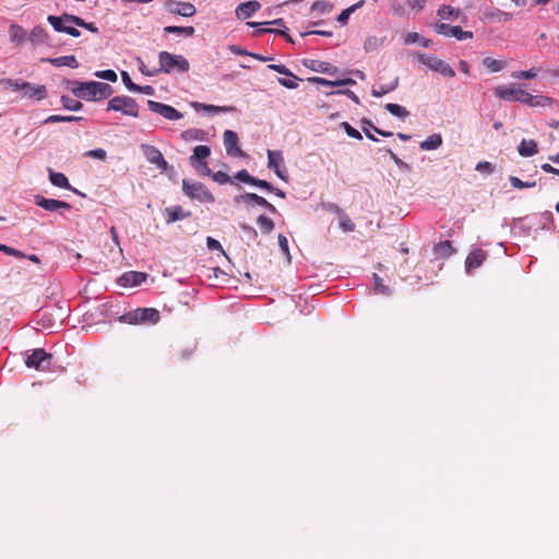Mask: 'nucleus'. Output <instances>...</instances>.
Returning a JSON list of instances; mask_svg holds the SVG:
<instances>
[{"instance_id":"1","label":"nucleus","mask_w":559,"mask_h":559,"mask_svg":"<svg viewBox=\"0 0 559 559\" xmlns=\"http://www.w3.org/2000/svg\"><path fill=\"white\" fill-rule=\"evenodd\" d=\"M73 86L71 88L72 93L81 99L87 102H98L102 99H106L111 96L114 93L112 87L107 83H102L97 81L90 82H76L73 81L71 83Z\"/></svg>"},{"instance_id":"2","label":"nucleus","mask_w":559,"mask_h":559,"mask_svg":"<svg viewBox=\"0 0 559 559\" xmlns=\"http://www.w3.org/2000/svg\"><path fill=\"white\" fill-rule=\"evenodd\" d=\"M159 71L165 73H186L190 69L189 61L181 55L160 51L158 55Z\"/></svg>"},{"instance_id":"3","label":"nucleus","mask_w":559,"mask_h":559,"mask_svg":"<svg viewBox=\"0 0 559 559\" xmlns=\"http://www.w3.org/2000/svg\"><path fill=\"white\" fill-rule=\"evenodd\" d=\"M79 16L63 13L60 16L57 15H48L47 22L52 26V28L58 33H66L72 37H79L81 32L76 28Z\"/></svg>"},{"instance_id":"4","label":"nucleus","mask_w":559,"mask_h":559,"mask_svg":"<svg viewBox=\"0 0 559 559\" xmlns=\"http://www.w3.org/2000/svg\"><path fill=\"white\" fill-rule=\"evenodd\" d=\"M159 318V312L155 308H138L121 316L120 321L129 324H155Z\"/></svg>"},{"instance_id":"5","label":"nucleus","mask_w":559,"mask_h":559,"mask_svg":"<svg viewBox=\"0 0 559 559\" xmlns=\"http://www.w3.org/2000/svg\"><path fill=\"white\" fill-rule=\"evenodd\" d=\"M416 57L420 63L426 66L431 71L438 72L445 78L455 76V71L453 68L447 63L445 61L427 53H416Z\"/></svg>"},{"instance_id":"6","label":"nucleus","mask_w":559,"mask_h":559,"mask_svg":"<svg viewBox=\"0 0 559 559\" xmlns=\"http://www.w3.org/2000/svg\"><path fill=\"white\" fill-rule=\"evenodd\" d=\"M107 110L120 111L126 116L139 117V105L129 96H116L107 104Z\"/></svg>"},{"instance_id":"7","label":"nucleus","mask_w":559,"mask_h":559,"mask_svg":"<svg viewBox=\"0 0 559 559\" xmlns=\"http://www.w3.org/2000/svg\"><path fill=\"white\" fill-rule=\"evenodd\" d=\"M497 97L506 102H519L526 104L528 93L520 87V85L512 83L509 85L497 86L493 90Z\"/></svg>"},{"instance_id":"8","label":"nucleus","mask_w":559,"mask_h":559,"mask_svg":"<svg viewBox=\"0 0 559 559\" xmlns=\"http://www.w3.org/2000/svg\"><path fill=\"white\" fill-rule=\"evenodd\" d=\"M182 190L183 192L193 200H198L200 202L212 203L214 202L213 194L207 190V188L200 182H189L187 180L182 181Z\"/></svg>"},{"instance_id":"9","label":"nucleus","mask_w":559,"mask_h":559,"mask_svg":"<svg viewBox=\"0 0 559 559\" xmlns=\"http://www.w3.org/2000/svg\"><path fill=\"white\" fill-rule=\"evenodd\" d=\"M52 355L43 348H36L25 358V365L39 371H46L50 368Z\"/></svg>"},{"instance_id":"10","label":"nucleus","mask_w":559,"mask_h":559,"mask_svg":"<svg viewBox=\"0 0 559 559\" xmlns=\"http://www.w3.org/2000/svg\"><path fill=\"white\" fill-rule=\"evenodd\" d=\"M267 167L282 180H288V171L285 166L282 151L267 150Z\"/></svg>"},{"instance_id":"11","label":"nucleus","mask_w":559,"mask_h":559,"mask_svg":"<svg viewBox=\"0 0 559 559\" xmlns=\"http://www.w3.org/2000/svg\"><path fill=\"white\" fill-rule=\"evenodd\" d=\"M147 107L151 111L162 116L166 120L176 121L183 118V114L177 110L175 107L159 103L156 100H147Z\"/></svg>"},{"instance_id":"12","label":"nucleus","mask_w":559,"mask_h":559,"mask_svg":"<svg viewBox=\"0 0 559 559\" xmlns=\"http://www.w3.org/2000/svg\"><path fill=\"white\" fill-rule=\"evenodd\" d=\"M165 8L169 13L183 17H191L197 13V9L192 3L178 0H165Z\"/></svg>"},{"instance_id":"13","label":"nucleus","mask_w":559,"mask_h":559,"mask_svg":"<svg viewBox=\"0 0 559 559\" xmlns=\"http://www.w3.org/2000/svg\"><path fill=\"white\" fill-rule=\"evenodd\" d=\"M436 32L447 37H455L457 40L472 39L474 36L469 31H463L460 26H451L445 23L437 24Z\"/></svg>"},{"instance_id":"14","label":"nucleus","mask_w":559,"mask_h":559,"mask_svg":"<svg viewBox=\"0 0 559 559\" xmlns=\"http://www.w3.org/2000/svg\"><path fill=\"white\" fill-rule=\"evenodd\" d=\"M141 150L145 158L151 163L157 166L160 170H166L168 167L167 160L164 158L162 152L148 144H142Z\"/></svg>"},{"instance_id":"15","label":"nucleus","mask_w":559,"mask_h":559,"mask_svg":"<svg viewBox=\"0 0 559 559\" xmlns=\"http://www.w3.org/2000/svg\"><path fill=\"white\" fill-rule=\"evenodd\" d=\"M223 138H224V145H225V148H226V152L228 155L236 156V157H245L246 156L243 151L238 145V135L235 131L226 130L224 132Z\"/></svg>"},{"instance_id":"16","label":"nucleus","mask_w":559,"mask_h":559,"mask_svg":"<svg viewBox=\"0 0 559 559\" xmlns=\"http://www.w3.org/2000/svg\"><path fill=\"white\" fill-rule=\"evenodd\" d=\"M35 204L48 212H57L59 210H71V204L64 201L55 200V199H46L41 195L35 197Z\"/></svg>"},{"instance_id":"17","label":"nucleus","mask_w":559,"mask_h":559,"mask_svg":"<svg viewBox=\"0 0 559 559\" xmlns=\"http://www.w3.org/2000/svg\"><path fill=\"white\" fill-rule=\"evenodd\" d=\"M147 278V274L143 272L129 271L123 273L117 281L122 287H134L141 285Z\"/></svg>"},{"instance_id":"18","label":"nucleus","mask_w":559,"mask_h":559,"mask_svg":"<svg viewBox=\"0 0 559 559\" xmlns=\"http://www.w3.org/2000/svg\"><path fill=\"white\" fill-rule=\"evenodd\" d=\"M260 9H261V3L257 0H251V1L240 3L236 8L235 13L238 19L247 20V19L251 17Z\"/></svg>"},{"instance_id":"19","label":"nucleus","mask_w":559,"mask_h":559,"mask_svg":"<svg viewBox=\"0 0 559 559\" xmlns=\"http://www.w3.org/2000/svg\"><path fill=\"white\" fill-rule=\"evenodd\" d=\"M166 224H173L177 221L183 219L190 216L189 212H185L179 205L166 207L163 212Z\"/></svg>"},{"instance_id":"20","label":"nucleus","mask_w":559,"mask_h":559,"mask_svg":"<svg viewBox=\"0 0 559 559\" xmlns=\"http://www.w3.org/2000/svg\"><path fill=\"white\" fill-rule=\"evenodd\" d=\"M191 106L195 110H202L210 114H222V112H234L236 108L233 106H216V105H207L203 103L193 102Z\"/></svg>"},{"instance_id":"21","label":"nucleus","mask_w":559,"mask_h":559,"mask_svg":"<svg viewBox=\"0 0 559 559\" xmlns=\"http://www.w3.org/2000/svg\"><path fill=\"white\" fill-rule=\"evenodd\" d=\"M485 259L486 253L481 249L472 251L465 260L466 271L469 272L473 269L479 267Z\"/></svg>"},{"instance_id":"22","label":"nucleus","mask_w":559,"mask_h":559,"mask_svg":"<svg viewBox=\"0 0 559 559\" xmlns=\"http://www.w3.org/2000/svg\"><path fill=\"white\" fill-rule=\"evenodd\" d=\"M46 96L47 90L44 85H33L31 83H27V87L23 92V97L29 99L41 100L46 98Z\"/></svg>"},{"instance_id":"23","label":"nucleus","mask_w":559,"mask_h":559,"mask_svg":"<svg viewBox=\"0 0 559 559\" xmlns=\"http://www.w3.org/2000/svg\"><path fill=\"white\" fill-rule=\"evenodd\" d=\"M10 40L15 45H22L27 39L26 31L19 24L12 23L9 28Z\"/></svg>"},{"instance_id":"24","label":"nucleus","mask_w":559,"mask_h":559,"mask_svg":"<svg viewBox=\"0 0 559 559\" xmlns=\"http://www.w3.org/2000/svg\"><path fill=\"white\" fill-rule=\"evenodd\" d=\"M48 38L47 32L41 26H35L27 35V39L34 46L47 44Z\"/></svg>"},{"instance_id":"25","label":"nucleus","mask_w":559,"mask_h":559,"mask_svg":"<svg viewBox=\"0 0 559 559\" xmlns=\"http://www.w3.org/2000/svg\"><path fill=\"white\" fill-rule=\"evenodd\" d=\"M44 61H47L55 67H64L66 66V67L72 68V69H75L79 67V62L73 55L62 56V57H57V58H48V59H45Z\"/></svg>"},{"instance_id":"26","label":"nucleus","mask_w":559,"mask_h":559,"mask_svg":"<svg viewBox=\"0 0 559 559\" xmlns=\"http://www.w3.org/2000/svg\"><path fill=\"white\" fill-rule=\"evenodd\" d=\"M556 103V100L551 97L544 95H532L528 93L526 104L530 107H546L551 106Z\"/></svg>"},{"instance_id":"27","label":"nucleus","mask_w":559,"mask_h":559,"mask_svg":"<svg viewBox=\"0 0 559 559\" xmlns=\"http://www.w3.org/2000/svg\"><path fill=\"white\" fill-rule=\"evenodd\" d=\"M442 136L440 133H433L429 136H427L426 140H424L423 142L419 143V147L420 150L423 151H432V150H437L438 147H440L442 145Z\"/></svg>"},{"instance_id":"28","label":"nucleus","mask_w":559,"mask_h":559,"mask_svg":"<svg viewBox=\"0 0 559 559\" xmlns=\"http://www.w3.org/2000/svg\"><path fill=\"white\" fill-rule=\"evenodd\" d=\"M310 81L313 83H317L319 85H323V86H344V85L356 84L355 80H353L350 78L331 81V80L316 76V78H311Z\"/></svg>"},{"instance_id":"29","label":"nucleus","mask_w":559,"mask_h":559,"mask_svg":"<svg viewBox=\"0 0 559 559\" xmlns=\"http://www.w3.org/2000/svg\"><path fill=\"white\" fill-rule=\"evenodd\" d=\"M518 151L521 156H533L538 152L537 143L534 140H522L518 147Z\"/></svg>"},{"instance_id":"30","label":"nucleus","mask_w":559,"mask_h":559,"mask_svg":"<svg viewBox=\"0 0 559 559\" xmlns=\"http://www.w3.org/2000/svg\"><path fill=\"white\" fill-rule=\"evenodd\" d=\"M180 138L186 142L202 141L205 132L201 129L191 128L181 132Z\"/></svg>"},{"instance_id":"31","label":"nucleus","mask_w":559,"mask_h":559,"mask_svg":"<svg viewBox=\"0 0 559 559\" xmlns=\"http://www.w3.org/2000/svg\"><path fill=\"white\" fill-rule=\"evenodd\" d=\"M211 148L206 145H198L193 150V154L190 157L191 163H202L210 156Z\"/></svg>"},{"instance_id":"32","label":"nucleus","mask_w":559,"mask_h":559,"mask_svg":"<svg viewBox=\"0 0 559 559\" xmlns=\"http://www.w3.org/2000/svg\"><path fill=\"white\" fill-rule=\"evenodd\" d=\"M311 70L316 71V72H319V73H324V74H329V75H334L336 72H337V68L330 64L329 62H325V61H311Z\"/></svg>"},{"instance_id":"33","label":"nucleus","mask_w":559,"mask_h":559,"mask_svg":"<svg viewBox=\"0 0 559 559\" xmlns=\"http://www.w3.org/2000/svg\"><path fill=\"white\" fill-rule=\"evenodd\" d=\"M399 86V78L395 76L390 83L380 85L378 88L371 90L373 97H382L383 95L394 91Z\"/></svg>"},{"instance_id":"34","label":"nucleus","mask_w":559,"mask_h":559,"mask_svg":"<svg viewBox=\"0 0 559 559\" xmlns=\"http://www.w3.org/2000/svg\"><path fill=\"white\" fill-rule=\"evenodd\" d=\"M461 10L450 5H442L438 9V16L441 20H457L461 15Z\"/></svg>"},{"instance_id":"35","label":"nucleus","mask_w":559,"mask_h":559,"mask_svg":"<svg viewBox=\"0 0 559 559\" xmlns=\"http://www.w3.org/2000/svg\"><path fill=\"white\" fill-rule=\"evenodd\" d=\"M49 180L56 187L70 189L69 180L62 173L49 170Z\"/></svg>"},{"instance_id":"36","label":"nucleus","mask_w":559,"mask_h":559,"mask_svg":"<svg viewBox=\"0 0 559 559\" xmlns=\"http://www.w3.org/2000/svg\"><path fill=\"white\" fill-rule=\"evenodd\" d=\"M483 64L490 71V72H500L506 68V62L502 60H497L491 57H486L483 59Z\"/></svg>"},{"instance_id":"37","label":"nucleus","mask_w":559,"mask_h":559,"mask_svg":"<svg viewBox=\"0 0 559 559\" xmlns=\"http://www.w3.org/2000/svg\"><path fill=\"white\" fill-rule=\"evenodd\" d=\"M337 213L340 228L345 233L353 231L355 229V224L352 222L349 216L340 209H337Z\"/></svg>"},{"instance_id":"38","label":"nucleus","mask_w":559,"mask_h":559,"mask_svg":"<svg viewBox=\"0 0 559 559\" xmlns=\"http://www.w3.org/2000/svg\"><path fill=\"white\" fill-rule=\"evenodd\" d=\"M236 201L237 202L242 201L245 203H254L260 206L267 204L266 199H264L263 197L258 195L255 193H245V194L240 195L239 198H237Z\"/></svg>"},{"instance_id":"39","label":"nucleus","mask_w":559,"mask_h":559,"mask_svg":"<svg viewBox=\"0 0 559 559\" xmlns=\"http://www.w3.org/2000/svg\"><path fill=\"white\" fill-rule=\"evenodd\" d=\"M164 32L167 34H177L191 37L194 34V27L192 26H166Z\"/></svg>"},{"instance_id":"40","label":"nucleus","mask_w":559,"mask_h":559,"mask_svg":"<svg viewBox=\"0 0 559 559\" xmlns=\"http://www.w3.org/2000/svg\"><path fill=\"white\" fill-rule=\"evenodd\" d=\"M385 109L393 116L401 119L408 117L409 112L401 105L389 103L385 105Z\"/></svg>"},{"instance_id":"41","label":"nucleus","mask_w":559,"mask_h":559,"mask_svg":"<svg viewBox=\"0 0 559 559\" xmlns=\"http://www.w3.org/2000/svg\"><path fill=\"white\" fill-rule=\"evenodd\" d=\"M61 104L66 109L72 110V111H79L83 107L81 102L73 99L67 95L61 96Z\"/></svg>"},{"instance_id":"42","label":"nucleus","mask_w":559,"mask_h":559,"mask_svg":"<svg viewBox=\"0 0 559 559\" xmlns=\"http://www.w3.org/2000/svg\"><path fill=\"white\" fill-rule=\"evenodd\" d=\"M83 117L52 115L45 119V123L81 121Z\"/></svg>"},{"instance_id":"43","label":"nucleus","mask_w":559,"mask_h":559,"mask_svg":"<svg viewBox=\"0 0 559 559\" xmlns=\"http://www.w3.org/2000/svg\"><path fill=\"white\" fill-rule=\"evenodd\" d=\"M435 252L441 258L451 255L453 252L451 242L449 240L439 242L435 246Z\"/></svg>"},{"instance_id":"44","label":"nucleus","mask_w":559,"mask_h":559,"mask_svg":"<svg viewBox=\"0 0 559 559\" xmlns=\"http://www.w3.org/2000/svg\"><path fill=\"white\" fill-rule=\"evenodd\" d=\"M257 223L264 234H270L275 227L274 222L265 215H260Z\"/></svg>"},{"instance_id":"45","label":"nucleus","mask_w":559,"mask_h":559,"mask_svg":"<svg viewBox=\"0 0 559 559\" xmlns=\"http://www.w3.org/2000/svg\"><path fill=\"white\" fill-rule=\"evenodd\" d=\"M384 41V38L377 37V36H369L364 44V48L367 52L373 51L378 49L380 46H382Z\"/></svg>"},{"instance_id":"46","label":"nucleus","mask_w":559,"mask_h":559,"mask_svg":"<svg viewBox=\"0 0 559 559\" xmlns=\"http://www.w3.org/2000/svg\"><path fill=\"white\" fill-rule=\"evenodd\" d=\"M287 76H288L287 79L278 78V83L289 90L297 88L298 82L300 81V79L298 76H296L293 72H292V75H287Z\"/></svg>"},{"instance_id":"47","label":"nucleus","mask_w":559,"mask_h":559,"mask_svg":"<svg viewBox=\"0 0 559 559\" xmlns=\"http://www.w3.org/2000/svg\"><path fill=\"white\" fill-rule=\"evenodd\" d=\"M536 75H537V72L534 68H532L530 70L515 71L511 74V76L513 79H518V80H532V79L536 78Z\"/></svg>"},{"instance_id":"48","label":"nucleus","mask_w":559,"mask_h":559,"mask_svg":"<svg viewBox=\"0 0 559 559\" xmlns=\"http://www.w3.org/2000/svg\"><path fill=\"white\" fill-rule=\"evenodd\" d=\"M509 181L510 183L512 185L513 188L515 189H525V188H533L536 186V182L535 181H522L520 178L515 177V176H510L509 177Z\"/></svg>"},{"instance_id":"49","label":"nucleus","mask_w":559,"mask_h":559,"mask_svg":"<svg viewBox=\"0 0 559 559\" xmlns=\"http://www.w3.org/2000/svg\"><path fill=\"white\" fill-rule=\"evenodd\" d=\"M332 9V5L326 2V1H316L314 3H312L311 5V11L312 12H317V13H320V14H323V13H326V12H330Z\"/></svg>"},{"instance_id":"50","label":"nucleus","mask_w":559,"mask_h":559,"mask_svg":"<svg viewBox=\"0 0 559 559\" xmlns=\"http://www.w3.org/2000/svg\"><path fill=\"white\" fill-rule=\"evenodd\" d=\"M372 278H373V283H374V290L377 293L383 294V295L390 294L389 287L383 285L382 278L377 273H373Z\"/></svg>"},{"instance_id":"51","label":"nucleus","mask_w":559,"mask_h":559,"mask_svg":"<svg viewBox=\"0 0 559 559\" xmlns=\"http://www.w3.org/2000/svg\"><path fill=\"white\" fill-rule=\"evenodd\" d=\"M94 75L102 80H107L110 82H116L118 76L114 70H99L94 73Z\"/></svg>"},{"instance_id":"52","label":"nucleus","mask_w":559,"mask_h":559,"mask_svg":"<svg viewBox=\"0 0 559 559\" xmlns=\"http://www.w3.org/2000/svg\"><path fill=\"white\" fill-rule=\"evenodd\" d=\"M278 246H280L283 254L286 257L287 262L289 263L292 260V257H290V252H289L288 240L283 234L278 235Z\"/></svg>"},{"instance_id":"53","label":"nucleus","mask_w":559,"mask_h":559,"mask_svg":"<svg viewBox=\"0 0 559 559\" xmlns=\"http://www.w3.org/2000/svg\"><path fill=\"white\" fill-rule=\"evenodd\" d=\"M3 82L7 86L12 87L14 91H22V92H24V90L27 87V83H28V82H24L22 80H12V79H5Z\"/></svg>"},{"instance_id":"54","label":"nucleus","mask_w":559,"mask_h":559,"mask_svg":"<svg viewBox=\"0 0 559 559\" xmlns=\"http://www.w3.org/2000/svg\"><path fill=\"white\" fill-rule=\"evenodd\" d=\"M475 170L484 175H491L495 171V166L490 162H479Z\"/></svg>"},{"instance_id":"55","label":"nucleus","mask_w":559,"mask_h":559,"mask_svg":"<svg viewBox=\"0 0 559 559\" xmlns=\"http://www.w3.org/2000/svg\"><path fill=\"white\" fill-rule=\"evenodd\" d=\"M388 155L393 160V163L403 170H409L411 167L407 163L403 162L391 148L386 150Z\"/></svg>"},{"instance_id":"56","label":"nucleus","mask_w":559,"mask_h":559,"mask_svg":"<svg viewBox=\"0 0 559 559\" xmlns=\"http://www.w3.org/2000/svg\"><path fill=\"white\" fill-rule=\"evenodd\" d=\"M341 127L345 130V132L347 133L348 136H350L353 139H357V140L361 139L360 132L358 130H356L355 128H353L348 122H346V121L342 122Z\"/></svg>"},{"instance_id":"57","label":"nucleus","mask_w":559,"mask_h":559,"mask_svg":"<svg viewBox=\"0 0 559 559\" xmlns=\"http://www.w3.org/2000/svg\"><path fill=\"white\" fill-rule=\"evenodd\" d=\"M121 79H122L123 84L126 85V87L129 91L133 92V91H139L140 90V86L132 82V80H131V78H130L128 72L122 71L121 72Z\"/></svg>"},{"instance_id":"58","label":"nucleus","mask_w":559,"mask_h":559,"mask_svg":"<svg viewBox=\"0 0 559 559\" xmlns=\"http://www.w3.org/2000/svg\"><path fill=\"white\" fill-rule=\"evenodd\" d=\"M86 156L88 157H93V158H97V159H100V160H104L107 156V153L104 148H94V150H91V151H87L85 153Z\"/></svg>"},{"instance_id":"59","label":"nucleus","mask_w":559,"mask_h":559,"mask_svg":"<svg viewBox=\"0 0 559 559\" xmlns=\"http://www.w3.org/2000/svg\"><path fill=\"white\" fill-rule=\"evenodd\" d=\"M421 39V36L416 33V32H411V33H407L405 36H404V44L405 45H412V44H416V43H419Z\"/></svg>"},{"instance_id":"60","label":"nucleus","mask_w":559,"mask_h":559,"mask_svg":"<svg viewBox=\"0 0 559 559\" xmlns=\"http://www.w3.org/2000/svg\"><path fill=\"white\" fill-rule=\"evenodd\" d=\"M353 12H355V7H349L343 10L337 16V22H340L341 24H346Z\"/></svg>"},{"instance_id":"61","label":"nucleus","mask_w":559,"mask_h":559,"mask_svg":"<svg viewBox=\"0 0 559 559\" xmlns=\"http://www.w3.org/2000/svg\"><path fill=\"white\" fill-rule=\"evenodd\" d=\"M267 68L283 75H292V71L285 64L282 63L269 64Z\"/></svg>"},{"instance_id":"62","label":"nucleus","mask_w":559,"mask_h":559,"mask_svg":"<svg viewBox=\"0 0 559 559\" xmlns=\"http://www.w3.org/2000/svg\"><path fill=\"white\" fill-rule=\"evenodd\" d=\"M212 178H213V180H215L216 182H218L221 185H224V183H227L230 181V177L226 173H223V171H217V173L212 174Z\"/></svg>"},{"instance_id":"63","label":"nucleus","mask_w":559,"mask_h":559,"mask_svg":"<svg viewBox=\"0 0 559 559\" xmlns=\"http://www.w3.org/2000/svg\"><path fill=\"white\" fill-rule=\"evenodd\" d=\"M206 245H207V248L210 250H218L221 251L223 254H225V251L223 250V247L221 245V242L212 237H207L206 239Z\"/></svg>"},{"instance_id":"64","label":"nucleus","mask_w":559,"mask_h":559,"mask_svg":"<svg viewBox=\"0 0 559 559\" xmlns=\"http://www.w3.org/2000/svg\"><path fill=\"white\" fill-rule=\"evenodd\" d=\"M236 178L242 182L252 185L253 178L246 169H242L237 173Z\"/></svg>"}]
</instances>
